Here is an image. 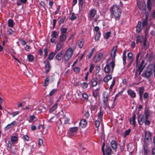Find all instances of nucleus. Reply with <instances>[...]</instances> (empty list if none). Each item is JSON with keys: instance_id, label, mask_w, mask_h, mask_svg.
I'll return each instance as SVG.
<instances>
[{"instance_id": "1", "label": "nucleus", "mask_w": 155, "mask_h": 155, "mask_svg": "<svg viewBox=\"0 0 155 155\" xmlns=\"http://www.w3.org/2000/svg\"><path fill=\"white\" fill-rule=\"evenodd\" d=\"M111 12V15H113L115 20H119L121 15V10L119 7L116 5H114L111 7L109 9Z\"/></svg>"}, {"instance_id": "2", "label": "nucleus", "mask_w": 155, "mask_h": 155, "mask_svg": "<svg viewBox=\"0 0 155 155\" xmlns=\"http://www.w3.org/2000/svg\"><path fill=\"white\" fill-rule=\"evenodd\" d=\"M115 66L114 61H112L109 63L106 64L104 68L105 72L108 74H112L113 72Z\"/></svg>"}, {"instance_id": "3", "label": "nucleus", "mask_w": 155, "mask_h": 155, "mask_svg": "<svg viewBox=\"0 0 155 155\" xmlns=\"http://www.w3.org/2000/svg\"><path fill=\"white\" fill-rule=\"evenodd\" d=\"M74 51L72 48H69L65 51V52L63 56V60L65 61H68L71 57Z\"/></svg>"}, {"instance_id": "4", "label": "nucleus", "mask_w": 155, "mask_h": 155, "mask_svg": "<svg viewBox=\"0 0 155 155\" xmlns=\"http://www.w3.org/2000/svg\"><path fill=\"white\" fill-rule=\"evenodd\" d=\"M152 68L151 65L150 64L146 70L143 74V76L147 78H149L152 75Z\"/></svg>"}, {"instance_id": "5", "label": "nucleus", "mask_w": 155, "mask_h": 155, "mask_svg": "<svg viewBox=\"0 0 155 155\" xmlns=\"http://www.w3.org/2000/svg\"><path fill=\"white\" fill-rule=\"evenodd\" d=\"M146 65L144 64V61L143 60H142L141 62L139 65L138 70L135 73L136 75L137 73V71H139V75H140L141 72L143 71Z\"/></svg>"}, {"instance_id": "6", "label": "nucleus", "mask_w": 155, "mask_h": 155, "mask_svg": "<svg viewBox=\"0 0 155 155\" xmlns=\"http://www.w3.org/2000/svg\"><path fill=\"white\" fill-rule=\"evenodd\" d=\"M97 13L96 11L94 9H91L89 11L88 17L89 18H94Z\"/></svg>"}, {"instance_id": "7", "label": "nucleus", "mask_w": 155, "mask_h": 155, "mask_svg": "<svg viewBox=\"0 0 155 155\" xmlns=\"http://www.w3.org/2000/svg\"><path fill=\"white\" fill-rule=\"evenodd\" d=\"M144 91V87H139L138 88V93L140 96V100L142 102L143 101L142 95Z\"/></svg>"}, {"instance_id": "8", "label": "nucleus", "mask_w": 155, "mask_h": 155, "mask_svg": "<svg viewBox=\"0 0 155 155\" xmlns=\"http://www.w3.org/2000/svg\"><path fill=\"white\" fill-rule=\"evenodd\" d=\"M45 73L47 74L49 71L50 68V64L48 60H46L45 62Z\"/></svg>"}, {"instance_id": "9", "label": "nucleus", "mask_w": 155, "mask_h": 155, "mask_svg": "<svg viewBox=\"0 0 155 155\" xmlns=\"http://www.w3.org/2000/svg\"><path fill=\"white\" fill-rule=\"evenodd\" d=\"M144 116L142 114L139 115L138 118V122L139 124L140 125L143 124L144 122Z\"/></svg>"}, {"instance_id": "10", "label": "nucleus", "mask_w": 155, "mask_h": 155, "mask_svg": "<svg viewBox=\"0 0 155 155\" xmlns=\"http://www.w3.org/2000/svg\"><path fill=\"white\" fill-rule=\"evenodd\" d=\"M152 134L149 131H145V139L147 140H151V136Z\"/></svg>"}, {"instance_id": "11", "label": "nucleus", "mask_w": 155, "mask_h": 155, "mask_svg": "<svg viewBox=\"0 0 155 155\" xmlns=\"http://www.w3.org/2000/svg\"><path fill=\"white\" fill-rule=\"evenodd\" d=\"M117 48V46H115L114 47L111 52V56L112 57V59L113 60L114 59L115 57L116 54V51Z\"/></svg>"}, {"instance_id": "12", "label": "nucleus", "mask_w": 155, "mask_h": 155, "mask_svg": "<svg viewBox=\"0 0 155 155\" xmlns=\"http://www.w3.org/2000/svg\"><path fill=\"white\" fill-rule=\"evenodd\" d=\"M127 92L131 98H134L136 97V93L131 89L128 90Z\"/></svg>"}, {"instance_id": "13", "label": "nucleus", "mask_w": 155, "mask_h": 155, "mask_svg": "<svg viewBox=\"0 0 155 155\" xmlns=\"http://www.w3.org/2000/svg\"><path fill=\"white\" fill-rule=\"evenodd\" d=\"M87 124V122L86 120L83 119L81 120L79 124L81 127L82 128H84L86 126Z\"/></svg>"}, {"instance_id": "14", "label": "nucleus", "mask_w": 155, "mask_h": 155, "mask_svg": "<svg viewBox=\"0 0 155 155\" xmlns=\"http://www.w3.org/2000/svg\"><path fill=\"white\" fill-rule=\"evenodd\" d=\"M111 149L109 147L107 146L105 151L104 150L103 151L104 155H109L111 152Z\"/></svg>"}, {"instance_id": "15", "label": "nucleus", "mask_w": 155, "mask_h": 155, "mask_svg": "<svg viewBox=\"0 0 155 155\" xmlns=\"http://www.w3.org/2000/svg\"><path fill=\"white\" fill-rule=\"evenodd\" d=\"M103 55V54L101 53H99L95 57L94 60L96 62L99 61L101 59Z\"/></svg>"}, {"instance_id": "16", "label": "nucleus", "mask_w": 155, "mask_h": 155, "mask_svg": "<svg viewBox=\"0 0 155 155\" xmlns=\"http://www.w3.org/2000/svg\"><path fill=\"white\" fill-rule=\"evenodd\" d=\"M16 122L15 121H14L11 124H8L5 127V130H8V129L13 127L16 124Z\"/></svg>"}, {"instance_id": "17", "label": "nucleus", "mask_w": 155, "mask_h": 155, "mask_svg": "<svg viewBox=\"0 0 155 155\" xmlns=\"http://www.w3.org/2000/svg\"><path fill=\"white\" fill-rule=\"evenodd\" d=\"M112 148L114 150H115L117 148V144L116 141L115 140H113L110 143Z\"/></svg>"}, {"instance_id": "18", "label": "nucleus", "mask_w": 155, "mask_h": 155, "mask_svg": "<svg viewBox=\"0 0 155 155\" xmlns=\"http://www.w3.org/2000/svg\"><path fill=\"white\" fill-rule=\"evenodd\" d=\"M67 37L66 35L61 34L60 36L59 41L63 43L66 40Z\"/></svg>"}, {"instance_id": "19", "label": "nucleus", "mask_w": 155, "mask_h": 155, "mask_svg": "<svg viewBox=\"0 0 155 155\" xmlns=\"http://www.w3.org/2000/svg\"><path fill=\"white\" fill-rule=\"evenodd\" d=\"M64 45V43L63 42L59 41L58 43L56 45V51L60 50L62 48Z\"/></svg>"}, {"instance_id": "20", "label": "nucleus", "mask_w": 155, "mask_h": 155, "mask_svg": "<svg viewBox=\"0 0 155 155\" xmlns=\"http://www.w3.org/2000/svg\"><path fill=\"white\" fill-rule=\"evenodd\" d=\"M135 119L136 115L134 114L133 115V116L131 117V118L130 119V122L131 124H133L134 126H135Z\"/></svg>"}, {"instance_id": "21", "label": "nucleus", "mask_w": 155, "mask_h": 155, "mask_svg": "<svg viewBox=\"0 0 155 155\" xmlns=\"http://www.w3.org/2000/svg\"><path fill=\"white\" fill-rule=\"evenodd\" d=\"M148 17L146 15L145 19H143L142 23V27H143L147 26L148 23Z\"/></svg>"}, {"instance_id": "22", "label": "nucleus", "mask_w": 155, "mask_h": 155, "mask_svg": "<svg viewBox=\"0 0 155 155\" xmlns=\"http://www.w3.org/2000/svg\"><path fill=\"white\" fill-rule=\"evenodd\" d=\"M63 52L62 51L58 53L56 55L55 58L58 61L61 60L62 59V55L63 54Z\"/></svg>"}, {"instance_id": "23", "label": "nucleus", "mask_w": 155, "mask_h": 155, "mask_svg": "<svg viewBox=\"0 0 155 155\" xmlns=\"http://www.w3.org/2000/svg\"><path fill=\"white\" fill-rule=\"evenodd\" d=\"M54 52H52L49 54L48 58L49 60H52L55 54L57 53V51L55 50Z\"/></svg>"}, {"instance_id": "24", "label": "nucleus", "mask_w": 155, "mask_h": 155, "mask_svg": "<svg viewBox=\"0 0 155 155\" xmlns=\"http://www.w3.org/2000/svg\"><path fill=\"white\" fill-rule=\"evenodd\" d=\"M145 37H143L142 36H139L137 37V43L138 44V42H143L145 39Z\"/></svg>"}, {"instance_id": "25", "label": "nucleus", "mask_w": 155, "mask_h": 155, "mask_svg": "<svg viewBox=\"0 0 155 155\" xmlns=\"http://www.w3.org/2000/svg\"><path fill=\"white\" fill-rule=\"evenodd\" d=\"M108 102L107 100V96L106 97L104 96L103 99V104L104 107L105 109H106L107 105Z\"/></svg>"}, {"instance_id": "26", "label": "nucleus", "mask_w": 155, "mask_h": 155, "mask_svg": "<svg viewBox=\"0 0 155 155\" xmlns=\"http://www.w3.org/2000/svg\"><path fill=\"white\" fill-rule=\"evenodd\" d=\"M112 77L111 75H106L104 78V81L105 83H107L110 79L112 78Z\"/></svg>"}, {"instance_id": "27", "label": "nucleus", "mask_w": 155, "mask_h": 155, "mask_svg": "<svg viewBox=\"0 0 155 155\" xmlns=\"http://www.w3.org/2000/svg\"><path fill=\"white\" fill-rule=\"evenodd\" d=\"M147 9L149 11H150L152 8V4L151 0H147Z\"/></svg>"}, {"instance_id": "28", "label": "nucleus", "mask_w": 155, "mask_h": 155, "mask_svg": "<svg viewBox=\"0 0 155 155\" xmlns=\"http://www.w3.org/2000/svg\"><path fill=\"white\" fill-rule=\"evenodd\" d=\"M141 24L140 21L138 22V24L136 27V31L138 33L140 32L141 31Z\"/></svg>"}, {"instance_id": "29", "label": "nucleus", "mask_w": 155, "mask_h": 155, "mask_svg": "<svg viewBox=\"0 0 155 155\" xmlns=\"http://www.w3.org/2000/svg\"><path fill=\"white\" fill-rule=\"evenodd\" d=\"M58 33L56 32L55 31H53L51 35V36L53 38H57L58 37Z\"/></svg>"}, {"instance_id": "30", "label": "nucleus", "mask_w": 155, "mask_h": 155, "mask_svg": "<svg viewBox=\"0 0 155 155\" xmlns=\"http://www.w3.org/2000/svg\"><path fill=\"white\" fill-rule=\"evenodd\" d=\"M58 104L57 103L55 104L49 110V112L50 113H52L56 110L57 108Z\"/></svg>"}, {"instance_id": "31", "label": "nucleus", "mask_w": 155, "mask_h": 155, "mask_svg": "<svg viewBox=\"0 0 155 155\" xmlns=\"http://www.w3.org/2000/svg\"><path fill=\"white\" fill-rule=\"evenodd\" d=\"M99 89L97 88L94 90L93 93V95L95 97H97L99 96Z\"/></svg>"}, {"instance_id": "32", "label": "nucleus", "mask_w": 155, "mask_h": 155, "mask_svg": "<svg viewBox=\"0 0 155 155\" xmlns=\"http://www.w3.org/2000/svg\"><path fill=\"white\" fill-rule=\"evenodd\" d=\"M83 0H79V5L80 9L82 10L83 8Z\"/></svg>"}, {"instance_id": "33", "label": "nucleus", "mask_w": 155, "mask_h": 155, "mask_svg": "<svg viewBox=\"0 0 155 155\" xmlns=\"http://www.w3.org/2000/svg\"><path fill=\"white\" fill-rule=\"evenodd\" d=\"M140 53L139 52L137 54L136 58V66L137 67L138 66V63H139V61H140V59L141 58L142 56L140 57V58L139 59V56L140 54Z\"/></svg>"}, {"instance_id": "34", "label": "nucleus", "mask_w": 155, "mask_h": 155, "mask_svg": "<svg viewBox=\"0 0 155 155\" xmlns=\"http://www.w3.org/2000/svg\"><path fill=\"white\" fill-rule=\"evenodd\" d=\"M8 26L12 27L14 25L13 21L12 19H9L8 21Z\"/></svg>"}, {"instance_id": "35", "label": "nucleus", "mask_w": 155, "mask_h": 155, "mask_svg": "<svg viewBox=\"0 0 155 155\" xmlns=\"http://www.w3.org/2000/svg\"><path fill=\"white\" fill-rule=\"evenodd\" d=\"M91 83L93 87L96 86L97 83V80L95 79H93L91 80Z\"/></svg>"}, {"instance_id": "36", "label": "nucleus", "mask_w": 155, "mask_h": 155, "mask_svg": "<svg viewBox=\"0 0 155 155\" xmlns=\"http://www.w3.org/2000/svg\"><path fill=\"white\" fill-rule=\"evenodd\" d=\"M67 29V28H61L60 30L61 34L66 35Z\"/></svg>"}, {"instance_id": "37", "label": "nucleus", "mask_w": 155, "mask_h": 155, "mask_svg": "<svg viewBox=\"0 0 155 155\" xmlns=\"http://www.w3.org/2000/svg\"><path fill=\"white\" fill-rule=\"evenodd\" d=\"M78 130V128L77 127H74L70 128V130L71 132H75Z\"/></svg>"}, {"instance_id": "38", "label": "nucleus", "mask_w": 155, "mask_h": 155, "mask_svg": "<svg viewBox=\"0 0 155 155\" xmlns=\"http://www.w3.org/2000/svg\"><path fill=\"white\" fill-rule=\"evenodd\" d=\"M115 80L114 79L112 81L111 84L110 86V87H109V90L110 91H111L113 87L115 85Z\"/></svg>"}, {"instance_id": "39", "label": "nucleus", "mask_w": 155, "mask_h": 155, "mask_svg": "<svg viewBox=\"0 0 155 155\" xmlns=\"http://www.w3.org/2000/svg\"><path fill=\"white\" fill-rule=\"evenodd\" d=\"M11 140L12 142H15L18 141V138L16 136H13L11 137Z\"/></svg>"}, {"instance_id": "40", "label": "nucleus", "mask_w": 155, "mask_h": 155, "mask_svg": "<svg viewBox=\"0 0 155 155\" xmlns=\"http://www.w3.org/2000/svg\"><path fill=\"white\" fill-rule=\"evenodd\" d=\"M127 57L131 60H133V54L132 52H129L127 54Z\"/></svg>"}, {"instance_id": "41", "label": "nucleus", "mask_w": 155, "mask_h": 155, "mask_svg": "<svg viewBox=\"0 0 155 155\" xmlns=\"http://www.w3.org/2000/svg\"><path fill=\"white\" fill-rule=\"evenodd\" d=\"M143 148L144 153L146 154H147L149 151L147 145H144Z\"/></svg>"}, {"instance_id": "42", "label": "nucleus", "mask_w": 155, "mask_h": 155, "mask_svg": "<svg viewBox=\"0 0 155 155\" xmlns=\"http://www.w3.org/2000/svg\"><path fill=\"white\" fill-rule=\"evenodd\" d=\"M84 42L83 40H80L78 41V44L80 48H81L83 46Z\"/></svg>"}, {"instance_id": "43", "label": "nucleus", "mask_w": 155, "mask_h": 155, "mask_svg": "<svg viewBox=\"0 0 155 155\" xmlns=\"http://www.w3.org/2000/svg\"><path fill=\"white\" fill-rule=\"evenodd\" d=\"M66 21V18L64 17L63 18H61L59 21V23L60 25H61L62 23Z\"/></svg>"}, {"instance_id": "44", "label": "nucleus", "mask_w": 155, "mask_h": 155, "mask_svg": "<svg viewBox=\"0 0 155 155\" xmlns=\"http://www.w3.org/2000/svg\"><path fill=\"white\" fill-rule=\"evenodd\" d=\"M145 119H148L150 117V114L148 110H147L145 112Z\"/></svg>"}, {"instance_id": "45", "label": "nucleus", "mask_w": 155, "mask_h": 155, "mask_svg": "<svg viewBox=\"0 0 155 155\" xmlns=\"http://www.w3.org/2000/svg\"><path fill=\"white\" fill-rule=\"evenodd\" d=\"M49 84V79L48 77L46 78L44 80V86H47Z\"/></svg>"}, {"instance_id": "46", "label": "nucleus", "mask_w": 155, "mask_h": 155, "mask_svg": "<svg viewBox=\"0 0 155 155\" xmlns=\"http://www.w3.org/2000/svg\"><path fill=\"white\" fill-rule=\"evenodd\" d=\"M131 131V129H130L126 130L124 132V137H126L127 136L129 135Z\"/></svg>"}, {"instance_id": "47", "label": "nucleus", "mask_w": 155, "mask_h": 155, "mask_svg": "<svg viewBox=\"0 0 155 155\" xmlns=\"http://www.w3.org/2000/svg\"><path fill=\"white\" fill-rule=\"evenodd\" d=\"M103 115V112L100 110V112L98 113V119L101 120L102 118Z\"/></svg>"}, {"instance_id": "48", "label": "nucleus", "mask_w": 155, "mask_h": 155, "mask_svg": "<svg viewBox=\"0 0 155 155\" xmlns=\"http://www.w3.org/2000/svg\"><path fill=\"white\" fill-rule=\"evenodd\" d=\"M101 34V33L100 32L97 33L95 37V39L96 41H98L99 40Z\"/></svg>"}, {"instance_id": "49", "label": "nucleus", "mask_w": 155, "mask_h": 155, "mask_svg": "<svg viewBox=\"0 0 155 155\" xmlns=\"http://www.w3.org/2000/svg\"><path fill=\"white\" fill-rule=\"evenodd\" d=\"M71 16L70 18V19L71 20H73L76 19L77 17L75 15L74 13H72L71 14Z\"/></svg>"}, {"instance_id": "50", "label": "nucleus", "mask_w": 155, "mask_h": 155, "mask_svg": "<svg viewBox=\"0 0 155 155\" xmlns=\"http://www.w3.org/2000/svg\"><path fill=\"white\" fill-rule=\"evenodd\" d=\"M151 68H152V72L153 71L154 73V76L155 78V64H151Z\"/></svg>"}, {"instance_id": "51", "label": "nucleus", "mask_w": 155, "mask_h": 155, "mask_svg": "<svg viewBox=\"0 0 155 155\" xmlns=\"http://www.w3.org/2000/svg\"><path fill=\"white\" fill-rule=\"evenodd\" d=\"M27 58L28 60L29 61H32L34 59V57L31 54H29L28 55Z\"/></svg>"}, {"instance_id": "52", "label": "nucleus", "mask_w": 155, "mask_h": 155, "mask_svg": "<svg viewBox=\"0 0 155 155\" xmlns=\"http://www.w3.org/2000/svg\"><path fill=\"white\" fill-rule=\"evenodd\" d=\"M95 49L94 48H93L91 50V52L89 53L88 55V58L89 59L92 56L93 52L94 51Z\"/></svg>"}, {"instance_id": "53", "label": "nucleus", "mask_w": 155, "mask_h": 155, "mask_svg": "<svg viewBox=\"0 0 155 155\" xmlns=\"http://www.w3.org/2000/svg\"><path fill=\"white\" fill-rule=\"evenodd\" d=\"M13 31L11 28L8 29L7 31V34L8 35H11L13 34Z\"/></svg>"}, {"instance_id": "54", "label": "nucleus", "mask_w": 155, "mask_h": 155, "mask_svg": "<svg viewBox=\"0 0 155 155\" xmlns=\"http://www.w3.org/2000/svg\"><path fill=\"white\" fill-rule=\"evenodd\" d=\"M94 65L93 64H91V65L90 66V69H89V72L90 73H91L92 72V71H93V69L94 68Z\"/></svg>"}, {"instance_id": "55", "label": "nucleus", "mask_w": 155, "mask_h": 155, "mask_svg": "<svg viewBox=\"0 0 155 155\" xmlns=\"http://www.w3.org/2000/svg\"><path fill=\"white\" fill-rule=\"evenodd\" d=\"M82 85L84 89H86L87 87L88 84L87 83L84 82L82 84Z\"/></svg>"}, {"instance_id": "56", "label": "nucleus", "mask_w": 155, "mask_h": 155, "mask_svg": "<svg viewBox=\"0 0 155 155\" xmlns=\"http://www.w3.org/2000/svg\"><path fill=\"white\" fill-rule=\"evenodd\" d=\"M19 113V112L18 111H16L15 112H12L11 113L13 117H14L16 115H18Z\"/></svg>"}, {"instance_id": "57", "label": "nucleus", "mask_w": 155, "mask_h": 155, "mask_svg": "<svg viewBox=\"0 0 155 155\" xmlns=\"http://www.w3.org/2000/svg\"><path fill=\"white\" fill-rule=\"evenodd\" d=\"M56 89H54L52 90L49 93V95L52 96L57 91Z\"/></svg>"}, {"instance_id": "58", "label": "nucleus", "mask_w": 155, "mask_h": 155, "mask_svg": "<svg viewBox=\"0 0 155 155\" xmlns=\"http://www.w3.org/2000/svg\"><path fill=\"white\" fill-rule=\"evenodd\" d=\"M110 32H108L107 33H106L105 35L104 36V38L107 39L109 37H110Z\"/></svg>"}, {"instance_id": "59", "label": "nucleus", "mask_w": 155, "mask_h": 155, "mask_svg": "<svg viewBox=\"0 0 155 155\" xmlns=\"http://www.w3.org/2000/svg\"><path fill=\"white\" fill-rule=\"evenodd\" d=\"M95 123L96 127L97 128H98L100 125L99 121L98 120H96L95 121Z\"/></svg>"}, {"instance_id": "60", "label": "nucleus", "mask_w": 155, "mask_h": 155, "mask_svg": "<svg viewBox=\"0 0 155 155\" xmlns=\"http://www.w3.org/2000/svg\"><path fill=\"white\" fill-rule=\"evenodd\" d=\"M74 71L76 73H78L80 71V68L78 67H75L74 69Z\"/></svg>"}, {"instance_id": "61", "label": "nucleus", "mask_w": 155, "mask_h": 155, "mask_svg": "<svg viewBox=\"0 0 155 155\" xmlns=\"http://www.w3.org/2000/svg\"><path fill=\"white\" fill-rule=\"evenodd\" d=\"M44 51L45 53L44 55H45V58H46V56L48 54V49L47 48H45L44 49Z\"/></svg>"}, {"instance_id": "62", "label": "nucleus", "mask_w": 155, "mask_h": 155, "mask_svg": "<svg viewBox=\"0 0 155 155\" xmlns=\"http://www.w3.org/2000/svg\"><path fill=\"white\" fill-rule=\"evenodd\" d=\"M148 119H145L144 124L146 125H149L150 124V122L149 120H148Z\"/></svg>"}, {"instance_id": "63", "label": "nucleus", "mask_w": 155, "mask_h": 155, "mask_svg": "<svg viewBox=\"0 0 155 155\" xmlns=\"http://www.w3.org/2000/svg\"><path fill=\"white\" fill-rule=\"evenodd\" d=\"M82 96L83 98L85 100H87L88 98V96L85 93H83L82 94Z\"/></svg>"}, {"instance_id": "64", "label": "nucleus", "mask_w": 155, "mask_h": 155, "mask_svg": "<svg viewBox=\"0 0 155 155\" xmlns=\"http://www.w3.org/2000/svg\"><path fill=\"white\" fill-rule=\"evenodd\" d=\"M84 116L87 118H88L90 116V114L89 112L87 111L84 114Z\"/></svg>"}]
</instances>
